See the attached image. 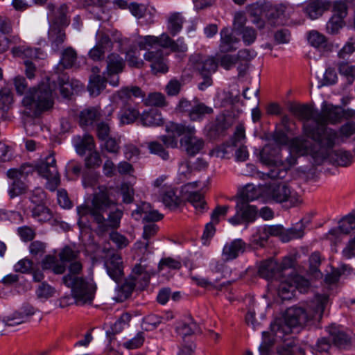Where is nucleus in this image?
Listing matches in <instances>:
<instances>
[{"instance_id": "obj_33", "label": "nucleus", "mask_w": 355, "mask_h": 355, "mask_svg": "<svg viewBox=\"0 0 355 355\" xmlns=\"http://www.w3.org/2000/svg\"><path fill=\"white\" fill-rule=\"evenodd\" d=\"M311 149H315V146H311V144L307 139L296 137L293 139L291 142V153L298 156L311 155Z\"/></svg>"}, {"instance_id": "obj_28", "label": "nucleus", "mask_w": 355, "mask_h": 355, "mask_svg": "<svg viewBox=\"0 0 355 355\" xmlns=\"http://www.w3.org/2000/svg\"><path fill=\"white\" fill-rule=\"evenodd\" d=\"M73 142L77 153L80 155H85L87 151H92L96 146L94 137L89 134L74 137Z\"/></svg>"}, {"instance_id": "obj_39", "label": "nucleus", "mask_w": 355, "mask_h": 355, "mask_svg": "<svg viewBox=\"0 0 355 355\" xmlns=\"http://www.w3.org/2000/svg\"><path fill=\"white\" fill-rule=\"evenodd\" d=\"M213 108L207 106L203 103L196 102L193 104L191 112L189 114V117L192 121H200L205 114H212Z\"/></svg>"}, {"instance_id": "obj_55", "label": "nucleus", "mask_w": 355, "mask_h": 355, "mask_svg": "<svg viewBox=\"0 0 355 355\" xmlns=\"http://www.w3.org/2000/svg\"><path fill=\"white\" fill-rule=\"evenodd\" d=\"M337 67L340 74L345 76L350 82L355 79V65L347 62H340Z\"/></svg>"}, {"instance_id": "obj_1", "label": "nucleus", "mask_w": 355, "mask_h": 355, "mask_svg": "<svg viewBox=\"0 0 355 355\" xmlns=\"http://www.w3.org/2000/svg\"><path fill=\"white\" fill-rule=\"evenodd\" d=\"M116 202L112 198V189L99 187L98 191L92 194L90 202L77 207V213L80 220L89 215L92 222L96 225L95 232L98 236H103L111 230L119 227L123 216V211L116 208L107 211Z\"/></svg>"}, {"instance_id": "obj_19", "label": "nucleus", "mask_w": 355, "mask_h": 355, "mask_svg": "<svg viewBox=\"0 0 355 355\" xmlns=\"http://www.w3.org/2000/svg\"><path fill=\"white\" fill-rule=\"evenodd\" d=\"M195 134L196 132H189L180 140V148L189 156L198 154L205 146L204 139Z\"/></svg>"}, {"instance_id": "obj_27", "label": "nucleus", "mask_w": 355, "mask_h": 355, "mask_svg": "<svg viewBox=\"0 0 355 355\" xmlns=\"http://www.w3.org/2000/svg\"><path fill=\"white\" fill-rule=\"evenodd\" d=\"M65 27L49 26L48 38L52 49L58 51L66 40Z\"/></svg>"}, {"instance_id": "obj_50", "label": "nucleus", "mask_w": 355, "mask_h": 355, "mask_svg": "<svg viewBox=\"0 0 355 355\" xmlns=\"http://www.w3.org/2000/svg\"><path fill=\"white\" fill-rule=\"evenodd\" d=\"M260 194L261 191L259 189L251 185H248L242 191L241 194L236 197V199H242L243 201L250 203V201L258 198Z\"/></svg>"}, {"instance_id": "obj_53", "label": "nucleus", "mask_w": 355, "mask_h": 355, "mask_svg": "<svg viewBox=\"0 0 355 355\" xmlns=\"http://www.w3.org/2000/svg\"><path fill=\"white\" fill-rule=\"evenodd\" d=\"M147 147L150 153L155 154L164 160H167L169 158L168 152L159 141H153L148 142Z\"/></svg>"}, {"instance_id": "obj_56", "label": "nucleus", "mask_w": 355, "mask_h": 355, "mask_svg": "<svg viewBox=\"0 0 355 355\" xmlns=\"http://www.w3.org/2000/svg\"><path fill=\"white\" fill-rule=\"evenodd\" d=\"M344 24V19L337 15H333L327 24V31L332 35L337 34Z\"/></svg>"}, {"instance_id": "obj_49", "label": "nucleus", "mask_w": 355, "mask_h": 355, "mask_svg": "<svg viewBox=\"0 0 355 355\" xmlns=\"http://www.w3.org/2000/svg\"><path fill=\"white\" fill-rule=\"evenodd\" d=\"M135 288V283L129 278L126 279L121 286H119L117 300L123 302L128 299L131 295Z\"/></svg>"}, {"instance_id": "obj_10", "label": "nucleus", "mask_w": 355, "mask_h": 355, "mask_svg": "<svg viewBox=\"0 0 355 355\" xmlns=\"http://www.w3.org/2000/svg\"><path fill=\"white\" fill-rule=\"evenodd\" d=\"M342 107L335 106L324 101L320 111L317 110L315 116V124L327 126L328 124L335 125L341 121Z\"/></svg>"}, {"instance_id": "obj_54", "label": "nucleus", "mask_w": 355, "mask_h": 355, "mask_svg": "<svg viewBox=\"0 0 355 355\" xmlns=\"http://www.w3.org/2000/svg\"><path fill=\"white\" fill-rule=\"evenodd\" d=\"M308 41L311 46L318 49H324L327 46L326 37L315 31L309 33Z\"/></svg>"}, {"instance_id": "obj_58", "label": "nucleus", "mask_w": 355, "mask_h": 355, "mask_svg": "<svg viewBox=\"0 0 355 355\" xmlns=\"http://www.w3.org/2000/svg\"><path fill=\"white\" fill-rule=\"evenodd\" d=\"M55 290L51 285L45 282H41L36 290V294L38 298L48 299L51 297Z\"/></svg>"}, {"instance_id": "obj_40", "label": "nucleus", "mask_w": 355, "mask_h": 355, "mask_svg": "<svg viewBox=\"0 0 355 355\" xmlns=\"http://www.w3.org/2000/svg\"><path fill=\"white\" fill-rule=\"evenodd\" d=\"M291 277L280 282L277 287V293L282 300H291L294 296L295 286Z\"/></svg>"}, {"instance_id": "obj_52", "label": "nucleus", "mask_w": 355, "mask_h": 355, "mask_svg": "<svg viewBox=\"0 0 355 355\" xmlns=\"http://www.w3.org/2000/svg\"><path fill=\"white\" fill-rule=\"evenodd\" d=\"M13 103V95L8 87L0 89V109L8 110Z\"/></svg>"}, {"instance_id": "obj_59", "label": "nucleus", "mask_w": 355, "mask_h": 355, "mask_svg": "<svg viewBox=\"0 0 355 355\" xmlns=\"http://www.w3.org/2000/svg\"><path fill=\"white\" fill-rule=\"evenodd\" d=\"M321 264V256L319 252H315L312 253L309 257V271L315 277L321 275L319 270V266Z\"/></svg>"}, {"instance_id": "obj_60", "label": "nucleus", "mask_w": 355, "mask_h": 355, "mask_svg": "<svg viewBox=\"0 0 355 355\" xmlns=\"http://www.w3.org/2000/svg\"><path fill=\"white\" fill-rule=\"evenodd\" d=\"M304 229L305 225L302 223V220H300L295 227H291L288 230L286 236L287 239H284V241H288L291 239L302 238L304 234Z\"/></svg>"}, {"instance_id": "obj_31", "label": "nucleus", "mask_w": 355, "mask_h": 355, "mask_svg": "<svg viewBox=\"0 0 355 355\" xmlns=\"http://www.w3.org/2000/svg\"><path fill=\"white\" fill-rule=\"evenodd\" d=\"M116 95L121 100L123 106L130 105L129 101L131 100L132 96L140 98L145 97L144 92L137 86L122 87L116 92Z\"/></svg>"}, {"instance_id": "obj_11", "label": "nucleus", "mask_w": 355, "mask_h": 355, "mask_svg": "<svg viewBox=\"0 0 355 355\" xmlns=\"http://www.w3.org/2000/svg\"><path fill=\"white\" fill-rule=\"evenodd\" d=\"M106 63V70L103 74L107 76L111 85L116 87L119 84V74L123 71L125 67V61L119 54L112 53L107 55Z\"/></svg>"}, {"instance_id": "obj_43", "label": "nucleus", "mask_w": 355, "mask_h": 355, "mask_svg": "<svg viewBox=\"0 0 355 355\" xmlns=\"http://www.w3.org/2000/svg\"><path fill=\"white\" fill-rule=\"evenodd\" d=\"M159 40L158 45L162 47L170 48L173 51H185L187 49V46L182 41L178 40L177 42H175L166 34H162L159 37Z\"/></svg>"}, {"instance_id": "obj_24", "label": "nucleus", "mask_w": 355, "mask_h": 355, "mask_svg": "<svg viewBox=\"0 0 355 355\" xmlns=\"http://www.w3.org/2000/svg\"><path fill=\"white\" fill-rule=\"evenodd\" d=\"M293 154L290 152L289 156L283 161V164L279 165L278 168H270L268 172L263 173V175L271 179L283 178L286 171L297 163V157Z\"/></svg>"}, {"instance_id": "obj_22", "label": "nucleus", "mask_w": 355, "mask_h": 355, "mask_svg": "<svg viewBox=\"0 0 355 355\" xmlns=\"http://www.w3.org/2000/svg\"><path fill=\"white\" fill-rule=\"evenodd\" d=\"M331 7V2L322 0H309L304 8L306 15L311 19H315L329 10Z\"/></svg>"}, {"instance_id": "obj_30", "label": "nucleus", "mask_w": 355, "mask_h": 355, "mask_svg": "<svg viewBox=\"0 0 355 355\" xmlns=\"http://www.w3.org/2000/svg\"><path fill=\"white\" fill-rule=\"evenodd\" d=\"M279 273V264L274 259L265 260L259 266L258 274L262 278L271 279Z\"/></svg>"}, {"instance_id": "obj_18", "label": "nucleus", "mask_w": 355, "mask_h": 355, "mask_svg": "<svg viewBox=\"0 0 355 355\" xmlns=\"http://www.w3.org/2000/svg\"><path fill=\"white\" fill-rule=\"evenodd\" d=\"M289 111L297 119L303 121V126L309 123L310 125H315V116L317 110L308 104H291Z\"/></svg>"}, {"instance_id": "obj_16", "label": "nucleus", "mask_w": 355, "mask_h": 355, "mask_svg": "<svg viewBox=\"0 0 355 355\" xmlns=\"http://www.w3.org/2000/svg\"><path fill=\"white\" fill-rule=\"evenodd\" d=\"M279 322L271 323L269 331H263V341L259 346L260 355H268L270 348L274 345L275 338H282L286 330Z\"/></svg>"}, {"instance_id": "obj_9", "label": "nucleus", "mask_w": 355, "mask_h": 355, "mask_svg": "<svg viewBox=\"0 0 355 355\" xmlns=\"http://www.w3.org/2000/svg\"><path fill=\"white\" fill-rule=\"evenodd\" d=\"M235 209V215L228 219L229 223L233 225L243 223L248 225L257 218L258 213L257 207L250 205L242 199H236Z\"/></svg>"}, {"instance_id": "obj_48", "label": "nucleus", "mask_w": 355, "mask_h": 355, "mask_svg": "<svg viewBox=\"0 0 355 355\" xmlns=\"http://www.w3.org/2000/svg\"><path fill=\"white\" fill-rule=\"evenodd\" d=\"M126 61L128 66L132 68L141 69L145 65L136 48H131L126 52Z\"/></svg>"}, {"instance_id": "obj_20", "label": "nucleus", "mask_w": 355, "mask_h": 355, "mask_svg": "<svg viewBox=\"0 0 355 355\" xmlns=\"http://www.w3.org/2000/svg\"><path fill=\"white\" fill-rule=\"evenodd\" d=\"M105 266L108 275L116 282L123 276V266L121 257L117 253L112 254L105 261Z\"/></svg>"}, {"instance_id": "obj_25", "label": "nucleus", "mask_w": 355, "mask_h": 355, "mask_svg": "<svg viewBox=\"0 0 355 355\" xmlns=\"http://www.w3.org/2000/svg\"><path fill=\"white\" fill-rule=\"evenodd\" d=\"M101 117V113L99 106L89 107L80 112L78 123L83 128L90 126Z\"/></svg>"}, {"instance_id": "obj_44", "label": "nucleus", "mask_w": 355, "mask_h": 355, "mask_svg": "<svg viewBox=\"0 0 355 355\" xmlns=\"http://www.w3.org/2000/svg\"><path fill=\"white\" fill-rule=\"evenodd\" d=\"M139 112L131 105H125L121 107L120 113V121L122 124H130L139 117Z\"/></svg>"}, {"instance_id": "obj_51", "label": "nucleus", "mask_w": 355, "mask_h": 355, "mask_svg": "<svg viewBox=\"0 0 355 355\" xmlns=\"http://www.w3.org/2000/svg\"><path fill=\"white\" fill-rule=\"evenodd\" d=\"M183 18L178 12L173 13L168 18V29L173 35L180 31L182 27Z\"/></svg>"}, {"instance_id": "obj_57", "label": "nucleus", "mask_w": 355, "mask_h": 355, "mask_svg": "<svg viewBox=\"0 0 355 355\" xmlns=\"http://www.w3.org/2000/svg\"><path fill=\"white\" fill-rule=\"evenodd\" d=\"M17 234L24 242L31 241L36 236V231L33 227L24 225L17 230Z\"/></svg>"}, {"instance_id": "obj_8", "label": "nucleus", "mask_w": 355, "mask_h": 355, "mask_svg": "<svg viewBox=\"0 0 355 355\" xmlns=\"http://www.w3.org/2000/svg\"><path fill=\"white\" fill-rule=\"evenodd\" d=\"M38 174L48 180L46 188L51 191L60 184V175L53 154L49 155L44 159L40 160L35 166Z\"/></svg>"}, {"instance_id": "obj_5", "label": "nucleus", "mask_w": 355, "mask_h": 355, "mask_svg": "<svg viewBox=\"0 0 355 355\" xmlns=\"http://www.w3.org/2000/svg\"><path fill=\"white\" fill-rule=\"evenodd\" d=\"M304 134L318 146V149H311V156L315 165H320L328 158L329 150L339 143L340 136L337 131L327 126L304 125Z\"/></svg>"}, {"instance_id": "obj_38", "label": "nucleus", "mask_w": 355, "mask_h": 355, "mask_svg": "<svg viewBox=\"0 0 355 355\" xmlns=\"http://www.w3.org/2000/svg\"><path fill=\"white\" fill-rule=\"evenodd\" d=\"M355 229V217L349 216L343 218L339 223V227L337 229H332L329 232V235L337 236L341 232L348 234L352 230Z\"/></svg>"}, {"instance_id": "obj_14", "label": "nucleus", "mask_w": 355, "mask_h": 355, "mask_svg": "<svg viewBox=\"0 0 355 355\" xmlns=\"http://www.w3.org/2000/svg\"><path fill=\"white\" fill-rule=\"evenodd\" d=\"M35 312V308L29 304L24 305L19 310L14 312L4 319H0V333L4 331L3 327H14L20 324L27 320Z\"/></svg>"}, {"instance_id": "obj_2", "label": "nucleus", "mask_w": 355, "mask_h": 355, "mask_svg": "<svg viewBox=\"0 0 355 355\" xmlns=\"http://www.w3.org/2000/svg\"><path fill=\"white\" fill-rule=\"evenodd\" d=\"M15 90L19 95L25 94L21 101L24 112L31 117H39L42 113L50 111L54 105L53 89L49 83H42L30 88L26 93L28 84L23 76H16L13 80Z\"/></svg>"}, {"instance_id": "obj_47", "label": "nucleus", "mask_w": 355, "mask_h": 355, "mask_svg": "<svg viewBox=\"0 0 355 355\" xmlns=\"http://www.w3.org/2000/svg\"><path fill=\"white\" fill-rule=\"evenodd\" d=\"M32 216L37 219L40 222L49 221L52 217L51 210L43 205H37L32 210Z\"/></svg>"}, {"instance_id": "obj_13", "label": "nucleus", "mask_w": 355, "mask_h": 355, "mask_svg": "<svg viewBox=\"0 0 355 355\" xmlns=\"http://www.w3.org/2000/svg\"><path fill=\"white\" fill-rule=\"evenodd\" d=\"M281 148L274 144L265 145L259 153V159L261 164L271 168H278L283 164L281 156Z\"/></svg>"}, {"instance_id": "obj_41", "label": "nucleus", "mask_w": 355, "mask_h": 355, "mask_svg": "<svg viewBox=\"0 0 355 355\" xmlns=\"http://www.w3.org/2000/svg\"><path fill=\"white\" fill-rule=\"evenodd\" d=\"M166 131L168 134H171L178 137L182 135L184 136L191 132H196V129L193 126L170 122L166 125Z\"/></svg>"}, {"instance_id": "obj_46", "label": "nucleus", "mask_w": 355, "mask_h": 355, "mask_svg": "<svg viewBox=\"0 0 355 355\" xmlns=\"http://www.w3.org/2000/svg\"><path fill=\"white\" fill-rule=\"evenodd\" d=\"M231 123L227 121L225 114H220L216 116L215 123L210 128L211 132H214L215 135H222L230 127Z\"/></svg>"}, {"instance_id": "obj_7", "label": "nucleus", "mask_w": 355, "mask_h": 355, "mask_svg": "<svg viewBox=\"0 0 355 355\" xmlns=\"http://www.w3.org/2000/svg\"><path fill=\"white\" fill-rule=\"evenodd\" d=\"M268 198L277 203H284L286 209L297 207L301 204L300 196L285 184H272L266 189Z\"/></svg>"}, {"instance_id": "obj_63", "label": "nucleus", "mask_w": 355, "mask_h": 355, "mask_svg": "<svg viewBox=\"0 0 355 355\" xmlns=\"http://www.w3.org/2000/svg\"><path fill=\"white\" fill-rule=\"evenodd\" d=\"M96 46L105 49V51L111 50L113 44L109 35L104 32L98 31L96 33Z\"/></svg>"}, {"instance_id": "obj_64", "label": "nucleus", "mask_w": 355, "mask_h": 355, "mask_svg": "<svg viewBox=\"0 0 355 355\" xmlns=\"http://www.w3.org/2000/svg\"><path fill=\"white\" fill-rule=\"evenodd\" d=\"M144 340V333L139 331L133 338L125 342L123 347L128 349H135L140 347L143 345Z\"/></svg>"}, {"instance_id": "obj_4", "label": "nucleus", "mask_w": 355, "mask_h": 355, "mask_svg": "<svg viewBox=\"0 0 355 355\" xmlns=\"http://www.w3.org/2000/svg\"><path fill=\"white\" fill-rule=\"evenodd\" d=\"M329 302L327 295H316L304 306H293L286 309L284 320L286 326H303L309 322H320Z\"/></svg>"}, {"instance_id": "obj_62", "label": "nucleus", "mask_w": 355, "mask_h": 355, "mask_svg": "<svg viewBox=\"0 0 355 355\" xmlns=\"http://www.w3.org/2000/svg\"><path fill=\"white\" fill-rule=\"evenodd\" d=\"M29 252L33 257H41L46 252V244L40 241H35L29 245Z\"/></svg>"}, {"instance_id": "obj_6", "label": "nucleus", "mask_w": 355, "mask_h": 355, "mask_svg": "<svg viewBox=\"0 0 355 355\" xmlns=\"http://www.w3.org/2000/svg\"><path fill=\"white\" fill-rule=\"evenodd\" d=\"M33 171L31 166L23 164L19 168H10L7 171L6 176L11 180L8 189L10 199L26 193L29 189L27 177Z\"/></svg>"}, {"instance_id": "obj_17", "label": "nucleus", "mask_w": 355, "mask_h": 355, "mask_svg": "<svg viewBox=\"0 0 355 355\" xmlns=\"http://www.w3.org/2000/svg\"><path fill=\"white\" fill-rule=\"evenodd\" d=\"M47 8L49 26L67 27L70 24V19L67 17L68 7L63 3L56 6L53 3H49Z\"/></svg>"}, {"instance_id": "obj_36", "label": "nucleus", "mask_w": 355, "mask_h": 355, "mask_svg": "<svg viewBox=\"0 0 355 355\" xmlns=\"http://www.w3.org/2000/svg\"><path fill=\"white\" fill-rule=\"evenodd\" d=\"M108 81L107 76H95L89 77L88 90L91 95L98 96L105 88Z\"/></svg>"}, {"instance_id": "obj_35", "label": "nucleus", "mask_w": 355, "mask_h": 355, "mask_svg": "<svg viewBox=\"0 0 355 355\" xmlns=\"http://www.w3.org/2000/svg\"><path fill=\"white\" fill-rule=\"evenodd\" d=\"M162 200L166 207L175 209L178 207L180 200L175 194L174 189L171 187H164L160 192Z\"/></svg>"}, {"instance_id": "obj_21", "label": "nucleus", "mask_w": 355, "mask_h": 355, "mask_svg": "<svg viewBox=\"0 0 355 355\" xmlns=\"http://www.w3.org/2000/svg\"><path fill=\"white\" fill-rule=\"evenodd\" d=\"M247 244L241 239H234L227 243L222 251L223 259L229 261L236 259L246 250Z\"/></svg>"}, {"instance_id": "obj_12", "label": "nucleus", "mask_w": 355, "mask_h": 355, "mask_svg": "<svg viewBox=\"0 0 355 355\" xmlns=\"http://www.w3.org/2000/svg\"><path fill=\"white\" fill-rule=\"evenodd\" d=\"M191 66L200 76H211L218 69V62L212 56L196 54L189 59Z\"/></svg>"}, {"instance_id": "obj_42", "label": "nucleus", "mask_w": 355, "mask_h": 355, "mask_svg": "<svg viewBox=\"0 0 355 355\" xmlns=\"http://www.w3.org/2000/svg\"><path fill=\"white\" fill-rule=\"evenodd\" d=\"M80 255V251L74 246L66 245L59 252L58 257L62 262H69L72 264L74 262H80L78 259Z\"/></svg>"}, {"instance_id": "obj_3", "label": "nucleus", "mask_w": 355, "mask_h": 355, "mask_svg": "<svg viewBox=\"0 0 355 355\" xmlns=\"http://www.w3.org/2000/svg\"><path fill=\"white\" fill-rule=\"evenodd\" d=\"M83 263L74 262L69 265L68 273L62 277V283L71 288V296L78 305L92 304L96 291V285L92 278L80 276Z\"/></svg>"}, {"instance_id": "obj_37", "label": "nucleus", "mask_w": 355, "mask_h": 355, "mask_svg": "<svg viewBox=\"0 0 355 355\" xmlns=\"http://www.w3.org/2000/svg\"><path fill=\"white\" fill-rule=\"evenodd\" d=\"M186 200L199 213L207 209V203L204 196L200 191L189 192L186 194Z\"/></svg>"}, {"instance_id": "obj_26", "label": "nucleus", "mask_w": 355, "mask_h": 355, "mask_svg": "<svg viewBox=\"0 0 355 355\" xmlns=\"http://www.w3.org/2000/svg\"><path fill=\"white\" fill-rule=\"evenodd\" d=\"M177 333L182 338L200 332L198 324L192 317L188 316L180 320L176 326Z\"/></svg>"}, {"instance_id": "obj_45", "label": "nucleus", "mask_w": 355, "mask_h": 355, "mask_svg": "<svg viewBox=\"0 0 355 355\" xmlns=\"http://www.w3.org/2000/svg\"><path fill=\"white\" fill-rule=\"evenodd\" d=\"M77 60V53L72 47H67L62 52L59 65L64 69H69L73 66Z\"/></svg>"}, {"instance_id": "obj_23", "label": "nucleus", "mask_w": 355, "mask_h": 355, "mask_svg": "<svg viewBox=\"0 0 355 355\" xmlns=\"http://www.w3.org/2000/svg\"><path fill=\"white\" fill-rule=\"evenodd\" d=\"M327 331L333 344L340 349H347L351 345V339L339 327L331 325Z\"/></svg>"}, {"instance_id": "obj_61", "label": "nucleus", "mask_w": 355, "mask_h": 355, "mask_svg": "<svg viewBox=\"0 0 355 355\" xmlns=\"http://www.w3.org/2000/svg\"><path fill=\"white\" fill-rule=\"evenodd\" d=\"M148 103L155 107H165L168 105L165 96L161 93L150 94L147 98Z\"/></svg>"}, {"instance_id": "obj_15", "label": "nucleus", "mask_w": 355, "mask_h": 355, "mask_svg": "<svg viewBox=\"0 0 355 355\" xmlns=\"http://www.w3.org/2000/svg\"><path fill=\"white\" fill-rule=\"evenodd\" d=\"M144 58L146 61L150 63V67L153 74L165 73L168 71V61L162 49L147 51Z\"/></svg>"}, {"instance_id": "obj_29", "label": "nucleus", "mask_w": 355, "mask_h": 355, "mask_svg": "<svg viewBox=\"0 0 355 355\" xmlns=\"http://www.w3.org/2000/svg\"><path fill=\"white\" fill-rule=\"evenodd\" d=\"M239 40L235 37L228 28H225L220 31V43L219 50L221 53H228L236 50V46Z\"/></svg>"}, {"instance_id": "obj_34", "label": "nucleus", "mask_w": 355, "mask_h": 355, "mask_svg": "<svg viewBox=\"0 0 355 355\" xmlns=\"http://www.w3.org/2000/svg\"><path fill=\"white\" fill-rule=\"evenodd\" d=\"M328 157L334 164L343 167H347L353 162L352 153L344 150L331 151L329 153Z\"/></svg>"}, {"instance_id": "obj_32", "label": "nucleus", "mask_w": 355, "mask_h": 355, "mask_svg": "<svg viewBox=\"0 0 355 355\" xmlns=\"http://www.w3.org/2000/svg\"><path fill=\"white\" fill-rule=\"evenodd\" d=\"M143 125L159 126L164 124V119L160 112L156 108H151L148 111L144 112L140 116Z\"/></svg>"}]
</instances>
